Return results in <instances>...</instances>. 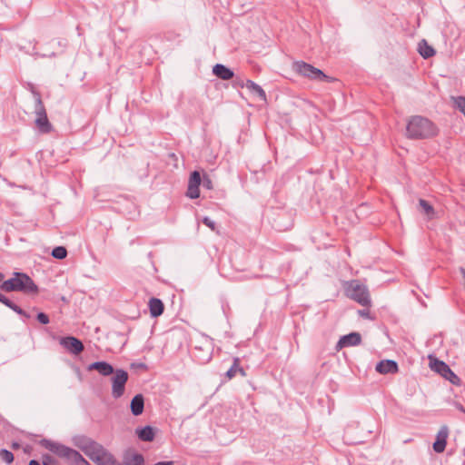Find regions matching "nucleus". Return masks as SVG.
<instances>
[{
    "mask_svg": "<svg viewBox=\"0 0 465 465\" xmlns=\"http://www.w3.org/2000/svg\"><path fill=\"white\" fill-rule=\"evenodd\" d=\"M2 291L21 292L27 295H36L39 292L38 286L25 273L14 272L13 277L2 282Z\"/></svg>",
    "mask_w": 465,
    "mask_h": 465,
    "instance_id": "f257e3e1",
    "label": "nucleus"
},
{
    "mask_svg": "<svg viewBox=\"0 0 465 465\" xmlns=\"http://www.w3.org/2000/svg\"><path fill=\"white\" fill-rule=\"evenodd\" d=\"M40 443L44 448L61 458L66 459L74 465H90V463L74 449L46 439L42 440Z\"/></svg>",
    "mask_w": 465,
    "mask_h": 465,
    "instance_id": "f03ea898",
    "label": "nucleus"
},
{
    "mask_svg": "<svg viewBox=\"0 0 465 465\" xmlns=\"http://www.w3.org/2000/svg\"><path fill=\"white\" fill-rule=\"evenodd\" d=\"M406 131L410 138L423 139L434 135L437 133V128L430 118H411Z\"/></svg>",
    "mask_w": 465,
    "mask_h": 465,
    "instance_id": "7ed1b4c3",
    "label": "nucleus"
},
{
    "mask_svg": "<svg viewBox=\"0 0 465 465\" xmlns=\"http://www.w3.org/2000/svg\"><path fill=\"white\" fill-rule=\"evenodd\" d=\"M345 293L347 297L355 301L361 306H371V301L369 290L367 286L362 284L360 281L352 280L347 282Z\"/></svg>",
    "mask_w": 465,
    "mask_h": 465,
    "instance_id": "20e7f679",
    "label": "nucleus"
},
{
    "mask_svg": "<svg viewBox=\"0 0 465 465\" xmlns=\"http://www.w3.org/2000/svg\"><path fill=\"white\" fill-rule=\"evenodd\" d=\"M293 68L296 73L311 80H329V77L322 71L305 62L300 61L294 63Z\"/></svg>",
    "mask_w": 465,
    "mask_h": 465,
    "instance_id": "39448f33",
    "label": "nucleus"
},
{
    "mask_svg": "<svg viewBox=\"0 0 465 465\" xmlns=\"http://www.w3.org/2000/svg\"><path fill=\"white\" fill-rule=\"evenodd\" d=\"M430 368L435 372L439 373L444 379L449 381L451 384L459 385L460 383V379L456 375L450 366L442 361L438 359H434L430 361Z\"/></svg>",
    "mask_w": 465,
    "mask_h": 465,
    "instance_id": "423d86ee",
    "label": "nucleus"
},
{
    "mask_svg": "<svg viewBox=\"0 0 465 465\" xmlns=\"http://www.w3.org/2000/svg\"><path fill=\"white\" fill-rule=\"evenodd\" d=\"M113 374H114V376L112 378V396L114 399H118L124 393L125 384L128 381V373L122 369H117Z\"/></svg>",
    "mask_w": 465,
    "mask_h": 465,
    "instance_id": "0eeeda50",
    "label": "nucleus"
},
{
    "mask_svg": "<svg viewBox=\"0 0 465 465\" xmlns=\"http://www.w3.org/2000/svg\"><path fill=\"white\" fill-rule=\"evenodd\" d=\"M84 453L92 460L95 461V457H100L104 450H106L100 443L91 440L85 439L84 444L81 447Z\"/></svg>",
    "mask_w": 465,
    "mask_h": 465,
    "instance_id": "6e6552de",
    "label": "nucleus"
},
{
    "mask_svg": "<svg viewBox=\"0 0 465 465\" xmlns=\"http://www.w3.org/2000/svg\"><path fill=\"white\" fill-rule=\"evenodd\" d=\"M60 344L69 352L75 355L80 354L84 349L83 342L74 336L61 338Z\"/></svg>",
    "mask_w": 465,
    "mask_h": 465,
    "instance_id": "1a4fd4ad",
    "label": "nucleus"
},
{
    "mask_svg": "<svg viewBox=\"0 0 465 465\" xmlns=\"http://www.w3.org/2000/svg\"><path fill=\"white\" fill-rule=\"evenodd\" d=\"M202 179L201 174L198 171H193L190 174L188 188L186 195L191 199H196L200 196L199 186L201 184Z\"/></svg>",
    "mask_w": 465,
    "mask_h": 465,
    "instance_id": "9d476101",
    "label": "nucleus"
},
{
    "mask_svg": "<svg viewBox=\"0 0 465 465\" xmlns=\"http://www.w3.org/2000/svg\"><path fill=\"white\" fill-rule=\"evenodd\" d=\"M361 342V336L359 332H351L341 337L336 344V350H341L344 347L357 346Z\"/></svg>",
    "mask_w": 465,
    "mask_h": 465,
    "instance_id": "9b49d317",
    "label": "nucleus"
},
{
    "mask_svg": "<svg viewBox=\"0 0 465 465\" xmlns=\"http://www.w3.org/2000/svg\"><path fill=\"white\" fill-rule=\"evenodd\" d=\"M449 436V429L447 426H442L437 433L436 440L433 443V450L437 453H442L447 445V439Z\"/></svg>",
    "mask_w": 465,
    "mask_h": 465,
    "instance_id": "f8f14e48",
    "label": "nucleus"
},
{
    "mask_svg": "<svg viewBox=\"0 0 465 465\" xmlns=\"http://www.w3.org/2000/svg\"><path fill=\"white\" fill-rule=\"evenodd\" d=\"M242 88L245 87L249 93L260 101L266 102L265 91L259 84H255L251 80H247L245 83L240 84Z\"/></svg>",
    "mask_w": 465,
    "mask_h": 465,
    "instance_id": "ddd939ff",
    "label": "nucleus"
},
{
    "mask_svg": "<svg viewBox=\"0 0 465 465\" xmlns=\"http://www.w3.org/2000/svg\"><path fill=\"white\" fill-rule=\"evenodd\" d=\"M375 370L381 374L396 373L398 371V364L392 360H383L377 363Z\"/></svg>",
    "mask_w": 465,
    "mask_h": 465,
    "instance_id": "4468645a",
    "label": "nucleus"
},
{
    "mask_svg": "<svg viewBox=\"0 0 465 465\" xmlns=\"http://www.w3.org/2000/svg\"><path fill=\"white\" fill-rule=\"evenodd\" d=\"M88 370L97 371L103 376H109L115 371L114 367L106 361H95L89 365Z\"/></svg>",
    "mask_w": 465,
    "mask_h": 465,
    "instance_id": "2eb2a0df",
    "label": "nucleus"
},
{
    "mask_svg": "<svg viewBox=\"0 0 465 465\" xmlns=\"http://www.w3.org/2000/svg\"><path fill=\"white\" fill-rule=\"evenodd\" d=\"M148 305L152 317L156 318L163 313L164 304L160 299L154 297L151 298Z\"/></svg>",
    "mask_w": 465,
    "mask_h": 465,
    "instance_id": "dca6fc26",
    "label": "nucleus"
},
{
    "mask_svg": "<svg viewBox=\"0 0 465 465\" xmlns=\"http://www.w3.org/2000/svg\"><path fill=\"white\" fill-rule=\"evenodd\" d=\"M130 409L134 416H139L144 409V399L142 394H136L131 401Z\"/></svg>",
    "mask_w": 465,
    "mask_h": 465,
    "instance_id": "f3484780",
    "label": "nucleus"
},
{
    "mask_svg": "<svg viewBox=\"0 0 465 465\" xmlns=\"http://www.w3.org/2000/svg\"><path fill=\"white\" fill-rule=\"evenodd\" d=\"M213 73L218 78L223 80H230L233 77V72L223 64H217L213 67Z\"/></svg>",
    "mask_w": 465,
    "mask_h": 465,
    "instance_id": "a211bd4d",
    "label": "nucleus"
},
{
    "mask_svg": "<svg viewBox=\"0 0 465 465\" xmlns=\"http://www.w3.org/2000/svg\"><path fill=\"white\" fill-rule=\"evenodd\" d=\"M94 463L96 465H120V462L108 450H104L100 457H95Z\"/></svg>",
    "mask_w": 465,
    "mask_h": 465,
    "instance_id": "6ab92c4d",
    "label": "nucleus"
},
{
    "mask_svg": "<svg viewBox=\"0 0 465 465\" xmlns=\"http://www.w3.org/2000/svg\"><path fill=\"white\" fill-rule=\"evenodd\" d=\"M135 432L138 438L143 441H153L154 439V430L151 426L138 428Z\"/></svg>",
    "mask_w": 465,
    "mask_h": 465,
    "instance_id": "aec40b11",
    "label": "nucleus"
},
{
    "mask_svg": "<svg viewBox=\"0 0 465 465\" xmlns=\"http://www.w3.org/2000/svg\"><path fill=\"white\" fill-rule=\"evenodd\" d=\"M120 465H144L143 456L140 453L127 454Z\"/></svg>",
    "mask_w": 465,
    "mask_h": 465,
    "instance_id": "412c9836",
    "label": "nucleus"
},
{
    "mask_svg": "<svg viewBox=\"0 0 465 465\" xmlns=\"http://www.w3.org/2000/svg\"><path fill=\"white\" fill-rule=\"evenodd\" d=\"M35 128L41 134H48L52 131L53 126L49 122V118H35Z\"/></svg>",
    "mask_w": 465,
    "mask_h": 465,
    "instance_id": "4be33fe9",
    "label": "nucleus"
},
{
    "mask_svg": "<svg viewBox=\"0 0 465 465\" xmlns=\"http://www.w3.org/2000/svg\"><path fill=\"white\" fill-rule=\"evenodd\" d=\"M2 304H5V306L9 307L14 312L25 317V319H29L31 317L29 313H27L25 311H24L22 308L16 305L14 302H12L10 299L4 295H2Z\"/></svg>",
    "mask_w": 465,
    "mask_h": 465,
    "instance_id": "5701e85b",
    "label": "nucleus"
},
{
    "mask_svg": "<svg viewBox=\"0 0 465 465\" xmlns=\"http://www.w3.org/2000/svg\"><path fill=\"white\" fill-rule=\"evenodd\" d=\"M419 206L420 208V211L428 217L429 220H431L435 217V210L429 202H427L424 199H420Z\"/></svg>",
    "mask_w": 465,
    "mask_h": 465,
    "instance_id": "b1692460",
    "label": "nucleus"
},
{
    "mask_svg": "<svg viewBox=\"0 0 465 465\" xmlns=\"http://www.w3.org/2000/svg\"><path fill=\"white\" fill-rule=\"evenodd\" d=\"M419 53L424 58L431 57L435 54L434 49L429 45L426 40H421L419 44Z\"/></svg>",
    "mask_w": 465,
    "mask_h": 465,
    "instance_id": "393cba45",
    "label": "nucleus"
},
{
    "mask_svg": "<svg viewBox=\"0 0 465 465\" xmlns=\"http://www.w3.org/2000/svg\"><path fill=\"white\" fill-rule=\"evenodd\" d=\"M239 364H240V359L237 358V357L233 358L232 365L231 366V368L226 372V377L229 380H231V379H232V378H234L236 376Z\"/></svg>",
    "mask_w": 465,
    "mask_h": 465,
    "instance_id": "a878e982",
    "label": "nucleus"
},
{
    "mask_svg": "<svg viewBox=\"0 0 465 465\" xmlns=\"http://www.w3.org/2000/svg\"><path fill=\"white\" fill-rule=\"evenodd\" d=\"M66 255L67 250L64 246H57L52 251V256L58 260L64 259Z\"/></svg>",
    "mask_w": 465,
    "mask_h": 465,
    "instance_id": "bb28decb",
    "label": "nucleus"
},
{
    "mask_svg": "<svg viewBox=\"0 0 465 465\" xmlns=\"http://www.w3.org/2000/svg\"><path fill=\"white\" fill-rule=\"evenodd\" d=\"M202 222L204 225L209 227L213 232H218L216 223L213 221H212L209 217H207V216L203 217Z\"/></svg>",
    "mask_w": 465,
    "mask_h": 465,
    "instance_id": "cd10ccee",
    "label": "nucleus"
},
{
    "mask_svg": "<svg viewBox=\"0 0 465 465\" xmlns=\"http://www.w3.org/2000/svg\"><path fill=\"white\" fill-rule=\"evenodd\" d=\"M2 460L11 463L14 460V454L7 450L2 449Z\"/></svg>",
    "mask_w": 465,
    "mask_h": 465,
    "instance_id": "c85d7f7f",
    "label": "nucleus"
},
{
    "mask_svg": "<svg viewBox=\"0 0 465 465\" xmlns=\"http://www.w3.org/2000/svg\"><path fill=\"white\" fill-rule=\"evenodd\" d=\"M455 104L460 109V112L465 115V98L458 97L454 99Z\"/></svg>",
    "mask_w": 465,
    "mask_h": 465,
    "instance_id": "c756f323",
    "label": "nucleus"
},
{
    "mask_svg": "<svg viewBox=\"0 0 465 465\" xmlns=\"http://www.w3.org/2000/svg\"><path fill=\"white\" fill-rule=\"evenodd\" d=\"M36 320L44 325H46L50 322L49 316L45 312H38L36 315Z\"/></svg>",
    "mask_w": 465,
    "mask_h": 465,
    "instance_id": "7c9ffc66",
    "label": "nucleus"
},
{
    "mask_svg": "<svg viewBox=\"0 0 465 465\" xmlns=\"http://www.w3.org/2000/svg\"><path fill=\"white\" fill-rule=\"evenodd\" d=\"M43 465H56V460L49 454H44L42 457Z\"/></svg>",
    "mask_w": 465,
    "mask_h": 465,
    "instance_id": "2f4dec72",
    "label": "nucleus"
},
{
    "mask_svg": "<svg viewBox=\"0 0 465 465\" xmlns=\"http://www.w3.org/2000/svg\"><path fill=\"white\" fill-rule=\"evenodd\" d=\"M358 313L361 317L362 318H365V319H370V320H372L373 317L371 316V312L369 310L367 309H363V310H359L358 311Z\"/></svg>",
    "mask_w": 465,
    "mask_h": 465,
    "instance_id": "473e14b6",
    "label": "nucleus"
},
{
    "mask_svg": "<svg viewBox=\"0 0 465 465\" xmlns=\"http://www.w3.org/2000/svg\"><path fill=\"white\" fill-rule=\"evenodd\" d=\"M203 186L207 188V189H212L213 188L212 181H211V179L208 176H204L203 177Z\"/></svg>",
    "mask_w": 465,
    "mask_h": 465,
    "instance_id": "72a5a7b5",
    "label": "nucleus"
},
{
    "mask_svg": "<svg viewBox=\"0 0 465 465\" xmlns=\"http://www.w3.org/2000/svg\"><path fill=\"white\" fill-rule=\"evenodd\" d=\"M237 373H240L242 377H245V376H246V372H245L244 369H243V368H242L240 365H239V367H238Z\"/></svg>",
    "mask_w": 465,
    "mask_h": 465,
    "instance_id": "f704fd0d",
    "label": "nucleus"
},
{
    "mask_svg": "<svg viewBox=\"0 0 465 465\" xmlns=\"http://www.w3.org/2000/svg\"><path fill=\"white\" fill-rule=\"evenodd\" d=\"M455 406H456V408H457L459 411H462L463 413H465V409H464V407H463L460 403L456 402V403H455Z\"/></svg>",
    "mask_w": 465,
    "mask_h": 465,
    "instance_id": "c9c22d12",
    "label": "nucleus"
},
{
    "mask_svg": "<svg viewBox=\"0 0 465 465\" xmlns=\"http://www.w3.org/2000/svg\"><path fill=\"white\" fill-rule=\"evenodd\" d=\"M154 465H173V461H159L155 463Z\"/></svg>",
    "mask_w": 465,
    "mask_h": 465,
    "instance_id": "e433bc0d",
    "label": "nucleus"
},
{
    "mask_svg": "<svg viewBox=\"0 0 465 465\" xmlns=\"http://www.w3.org/2000/svg\"><path fill=\"white\" fill-rule=\"evenodd\" d=\"M134 366H136V367H138V368H143V369H145V368H146V366H145V364H144V363H138V364L133 363V364H132V367H134Z\"/></svg>",
    "mask_w": 465,
    "mask_h": 465,
    "instance_id": "4c0bfd02",
    "label": "nucleus"
},
{
    "mask_svg": "<svg viewBox=\"0 0 465 465\" xmlns=\"http://www.w3.org/2000/svg\"><path fill=\"white\" fill-rule=\"evenodd\" d=\"M28 465H41L38 460H31Z\"/></svg>",
    "mask_w": 465,
    "mask_h": 465,
    "instance_id": "58836bf2",
    "label": "nucleus"
},
{
    "mask_svg": "<svg viewBox=\"0 0 465 465\" xmlns=\"http://www.w3.org/2000/svg\"><path fill=\"white\" fill-rule=\"evenodd\" d=\"M19 447H20V444L17 443V442H14L13 445H12V448L15 449V450L18 449Z\"/></svg>",
    "mask_w": 465,
    "mask_h": 465,
    "instance_id": "ea45409f",
    "label": "nucleus"
},
{
    "mask_svg": "<svg viewBox=\"0 0 465 465\" xmlns=\"http://www.w3.org/2000/svg\"><path fill=\"white\" fill-rule=\"evenodd\" d=\"M37 114H38V116H43V115H45V111H41V112H38Z\"/></svg>",
    "mask_w": 465,
    "mask_h": 465,
    "instance_id": "a19ab883",
    "label": "nucleus"
}]
</instances>
